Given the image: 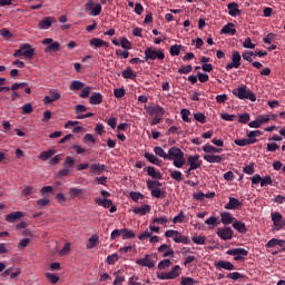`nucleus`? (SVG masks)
I'll return each mask as SVG.
<instances>
[{
    "label": "nucleus",
    "instance_id": "7",
    "mask_svg": "<svg viewBox=\"0 0 285 285\" xmlns=\"http://www.w3.org/2000/svg\"><path fill=\"white\" fill-rule=\"evenodd\" d=\"M145 110L148 112L150 117H164L166 115V109L164 107L156 105V106H146Z\"/></svg>",
    "mask_w": 285,
    "mask_h": 285
},
{
    "label": "nucleus",
    "instance_id": "28",
    "mask_svg": "<svg viewBox=\"0 0 285 285\" xmlns=\"http://www.w3.org/2000/svg\"><path fill=\"white\" fill-rule=\"evenodd\" d=\"M56 153H57V150H55V149L41 151L39 155V159H41V161H48V159H50L52 156H55Z\"/></svg>",
    "mask_w": 285,
    "mask_h": 285
},
{
    "label": "nucleus",
    "instance_id": "56",
    "mask_svg": "<svg viewBox=\"0 0 285 285\" xmlns=\"http://www.w3.org/2000/svg\"><path fill=\"white\" fill-rule=\"evenodd\" d=\"M194 118L196 121H199V124H206V115H204V112L195 114Z\"/></svg>",
    "mask_w": 285,
    "mask_h": 285
},
{
    "label": "nucleus",
    "instance_id": "62",
    "mask_svg": "<svg viewBox=\"0 0 285 285\" xmlns=\"http://www.w3.org/2000/svg\"><path fill=\"white\" fill-rule=\"evenodd\" d=\"M248 139H257L255 137H262L261 130H252L247 134Z\"/></svg>",
    "mask_w": 285,
    "mask_h": 285
},
{
    "label": "nucleus",
    "instance_id": "18",
    "mask_svg": "<svg viewBox=\"0 0 285 285\" xmlns=\"http://www.w3.org/2000/svg\"><path fill=\"white\" fill-rule=\"evenodd\" d=\"M242 206V202L235 197H229L228 204L225 205L226 210H237Z\"/></svg>",
    "mask_w": 285,
    "mask_h": 285
},
{
    "label": "nucleus",
    "instance_id": "43",
    "mask_svg": "<svg viewBox=\"0 0 285 285\" xmlns=\"http://www.w3.org/2000/svg\"><path fill=\"white\" fill-rule=\"evenodd\" d=\"M180 115H181V119L183 121H185L186 124H190V110L188 109H181L180 110Z\"/></svg>",
    "mask_w": 285,
    "mask_h": 285
},
{
    "label": "nucleus",
    "instance_id": "21",
    "mask_svg": "<svg viewBox=\"0 0 285 285\" xmlns=\"http://www.w3.org/2000/svg\"><path fill=\"white\" fill-rule=\"evenodd\" d=\"M158 253H164L163 257H170V255H175V250L170 248V245L163 244L158 247Z\"/></svg>",
    "mask_w": 285,
    "mask_h": 285
},
{
    "label": "nucleus",
    "instance_id": "34",
    "mask_svg": "<svg viewBox=\"0 0 285 285\" xmlns=\"http://www.w3.org/2000/svg\"><path fill=\"white\" fill-rule=\"evenodd\" d=\"M121 237L122 239H135L136 235H135V232H132V229L122 228Z\"/></svg>",
    "mask_w": 285,
    "mask_h": 285
},
{
    "label": "nucleus",
    "instance_id": "51",
    "mask_svg": "<svg viewBox=\"0 0 285 285\" xmlns=\"http://www.w3.org/2000/svg\"><path fill=\"white\" fill-rule=\"evenodd\" d=\"M243 173H245V175H255V164L245 166Z\"/></svg>",
    "mask_w": 285,
    "mask_h": 285
},
{
    "label": "nucleus",
    "instance_id": "15",
    "mask_svg": "<svg viewBox=\"0 0 285 285\" xmlns=\"http://www.w3.org/2000/svg\"><path fill=\"white\" fill-rule=\"evenodd\" d=\"M144 173H147L153 179H164V175H161L160 171H157L155 167H145Z\"/></svg>",
    "mask_w": 285,
    "mask_h": 285
},
{
    "label": "nucleus",
    "instance_id": "35",
    "mask_svg": "<svg viewBox=\"0 0 285 285\" xmlns=\"http://www.w3.org/2000/svg\"><path fill=\"white\" fill-rule=\"evenodd\" d=\"M174 242L176 244H190V238L181 235V233L178 232V235H176V237L174 238Z\"/></svg>",
    "mask_w": 285,
    "mask_h": 285
},
{
    "label": "nucleus",
    "instance_id": "27",
    "mask_svg": "<svg viewBox=\"0 0 285 285\" xmlns=\"http://www.w3.org/2000/svg\"><path fill=\"white\" fill-rule=\"evenodd\" d=\"M23 217V214L21 212H14L6 216V222H9V224H13V222H17V219H21Z\"/></svg>",
    "mask_w": 285,
    "mask_h": 285
},
{
    "label": "nucleus",
    "instance_id": "39",
    "mask_svg": "<svg viewBox=\"0 0 285 285\" xmlns=\"http://www.w3.org/2000/svg\"><path fill=\"white\" fill-rule=\"evenodd\" d=\"M99 244V237L97 235H92L87 243V249L95 248Z\"/></svg>",
    "mask_w": 285,
    "mask_h": 285
},
{
    "label": "nucleus",
    "instance_id": "29",
    "mask_svg": "<svg viewBox=\"0 0 285 285\" xmlns=\"http://www.w3.org/2000/svg\"><path fill=\"white\" fill-rule=\"evenodd\" d=\"M62 166L63 168L72 173V168H75V158H72V156H67Z\"/></svg>",
    "mask_w": 285,
    "mask_h": 285
},
{
    "label": "nucleus",
    "instance_id": "17",
    "mask_svg": "<svg viewBox=\"0 0 285 285\" xmlns=\"http://www.w3.org/2000/svg\"><path fill=\"white\" fill-rule=\"evenodd\" d=\"M203 159L205 161H207L208 164H222V161H224V158L219 155H210V154H206Z\"/></svg>",
    "mask_w": 285,
    "mask_h": 285
},
{
    "label": "nucleus",
    "instance_id": "55",
    "mask_svg": "<svg viewBox=\"0 0 285 285\" xmlns=\"http://www.w3.org/2000/svg\"><path fill=\"white\" fill-rule=\"evenodd\" d=\"M185 217L186 216H184V212H179V214L174 217L173 224H184Z\"/></svg>",
    "mask_w": 285,
    "mask_h": 285
},
{
    "label": "nucleus",
    "instance_id": "59",
    "mask_svg": "<svg viewBox=\"0 0 285 285\" xmlns=\"http://www.w3.org/2000/svg\"><path fill=\"white\" fill-rule=\"evenodd\" d=\"M239 124H247L250 121V114L248 112H245V114H242L239 115Z\"/></svg>",
    "mask_w": 285,
    "mask_h": 285
},
{
    "label": "nucleus",
    "instance_id": "1",
    "mask_svg": "<svg viewBox=\"0 0 285 285\" xmlns=\"http://www.w3.org/2000/svg\"><path fill=\"white\" fill-rule=\"evenodd\" d=\"M154 153L166 161H173V166H175V168H184L186 165L185 154L179 149V147L169 148L167 154L161 147H155Z\"/></svg>",
    "mask_w": 285,
    "mask_h": 285
},
{
    "label": "nucleus",
    "instance_id": "53",
    "mask_svg": "<svg viewBox=\"0 0 285 285\" xmlns=\"http://www.w3.org/2000/svg\"><path fill=\"white\" fill-rule=\"evenodd\" d=\"M46 277L50 282V284H57V282H59V276H57V274L47 273Z\"/></svg>",
    "mask_w": 285,
    "mask_h": 285
},
{
    "label": "nucleus",
    "instance_id": "14",
    "mask_svg": "<svg viewBox=\"0 0 285 285\" xmlns=\"http://www.w3.org/2000/svg\"><path fill=\"white\" fill-rule=\"evenodd\" d=\"M214 266L220 271L223 268L224 271H235V265L228 261H218L214 263Z\"/></svg>",
    "mask_w": 285,
    "mask_h": 285
},
{
    "label": "nucleus",
    "instance_id": "3",
    "mask_svg": "<svg viewBox=\"0 0 285 285\" xmlns=\"http://www.w3.org/2000/svg\"><path fill=\"white\" fill-rule=\"evenodd\" d=\"M155 59L164 61V59H166V55L164 53L163 50H157L153 47H148L145 50V61H155Z\"/></svg>",
    "mask_w": 285,
    "mask_h": 285
},
{
    "label": "nucleus",
    "instance_id": "46",
    "mask_svg": "<svg viewBox=\"0 0 285 285\" xmlns=\"http://www.w3.org/2000/svg\"><path fill=\"white\" fill-rule=\"evenodd\" d=\"M191 240L194 242V244L204 246V244H206V236H194L191 237Z\"/></svg>",
    "mask_w": 285,
    "mask_h": 285
},
{
    "label": "nucleus",
    "instance_id": "57",
    "mask_svg": "<svg viewBox=\"0 0 285 285\" xmlns=\"http://www.w3.org/2000/svg\"><path fill=\"white\" fill-rule=\"evenodd\" d=\"M120 46L124 48V50H130L132 46L130 45V41L127 38H122L120 40Z\"/></svg>",
    "mask_w": 285,
    "mask_h": 285
},
{
    "label": "nucleus",
    "instance_id": "26",
    "mask_svg": "<svg viewBox=\"0 0 285 285\" xmlns=\"http://www.w3.org/2000/svg\"><path fill=\"white\" fill-rule=\"evenodd\" d=\"M151 208L150 205H142L140 207H135L134 208V213L135 215H148V213H150Z\"/></svg>",
    "mask_w": 285,
    "mask_h": 285
},
{
    "label": "nucleus",
    "instance_id": "19",
    "mask_svg": "<svg viewBox=\"0 0 285 285\" xmlns=\"http://www.w3.org/2000/svg\"><path fill=\"white\" fill-rule=\"evenodd\" d=\"M237 33V29L235 28V24L233 22H229L223 27L220 30V35H230L234 37V35Z\"/></svg>",
    "mask_w": 285,
    "mask_h": 285
},
{
    "label": "nucleus",
    "instance_id": "22",
    "mask_svg": "<svg viewBox=\"0 0 285 285\" xmlns=\"http://www.w3.org/2000/svg\"><path fill=\"white\" fill-rule=\"evenodd\" d=\"M233 228H235V230H237V233H240L242 235H246V233L248 232V229L246 228V224H244V222L242 220H235L233 223Z\"/></svg>",
    "mask_w": 285,
    "mask_h": 285
},
{
    "label": "nucleus",
    "instance_id": "4",
    "mask_svg": "<svg viewBox=\"0 0 285 285\" xmlns=\"http://www.w3.org/2000/svg\"><path fill=\"white\" fill-rule=\"evenodd\" d=\"M13 57H26V59H32V57H35V49L29 43H22L19 49L14 51Z\"/></svg>",
    "mask_w": 285,
    "mask_h": 285
},
{
    "label": "nucleus",
    "instance_id": "49",
    "mask_svg": "<svg viewBox=\"0 0 285 285\" xmlns=\"http://www.w3.org/2000/svg\"><path fill=\"white\" fill-rule=\"evenodd\" d=\"M114 95L116 99H121V97H126V89L124 87L117 88L114 90Z\"/></svg>",
    "mask_w": 285,
    "mask_h": 285
},
{
    "label": "nucleus",
    "instance_id": "30",
    "mask_svg": "<svg viewBox=\"0 0 285 285\" xmlns=\"http://www.w3.org/2000/svg\"><path fill=\"white\" fill-rule=\"evenodd\" d=\"M169 175L171 179H175L176 181H184V174H181L179 170L169 169Z\"/></svg>",
    "mask_w": 285,
    "mask_h": 285
},
{
    "label": "nucleus",
    "instance_id": "8",
    "mask_svg": "<svg viewBox=\"0 0 285 285\" xmlns=\"http://www.w3.org/2000/svg\"><path fill=\"white\" fill-rule=\"evenodd\" d=\"M216 235L220 239H223V242H228V240L233 239V228H230V227L218 228V230L216 232Z\"/></svg>",
    "mask_w": 285,
    "mask_h": 285
},
{
    "label": "nucleus",
    "instance_id": "36",
    "mask_svg": "<svg viewBox=\"0 0 285 285\" xmlns=\"http://www.w3.org/2000/svg\"><path fill=\"white\" fill-rule=\"evenodd\" d=\"M85 83L79 80H73L71 85L69 86V90L77 91V90H83Z\"/></svg>",
    "mask_w": 285,
    "mask_h": 285
},
{
    "label": "nucleus",
    "instance_id": "10",
    "mask_svg": "<svg viewBox=\"0 0 285 285\" xmlns=\"http://www.w3.org/2000/svg\"><path fill=\"white\" fill-rule=\"evenodd\" d=\"M199 154H196L187 158L190 170H197V168H202V160H199Z\"/></svg>",
    "mask_w": 285,
    "mask_h": 285
},
{
    "label": "nucleus",
    "instance_id": "48",
    "mask_svg": "<svg viewBox=\"0 0 285 285\" xmlns=\"http://www.w3.org/2000/svg\"><path fill=\"white\" fill-rule=\"evenodd\" d=\"M69 195L75 199V197H81L83 195V189L70 188Z\"/></svg>",
    "mask_w": 285,
    "mask_h": 285
},
{
    "label": "nucleus",
    "instance_id": "58",
    "mask_svg": "<svg viewBox=\"0 0 285 285\" xmlns=\"http://www.w3.org/2000/svg\"><path fill=\"white\" fill-rule=\"evenodd\" d=\"M171 262L170 259H164L158 263L159 271H164L165 268H168L170 266Z\"/></svg>",
    "mask_w": 285,
    "mask_h": 285
},
{
    "label": "nucleus",
    "instance_id": "16",
    "mask_svg": "<svg viewBox=\"0 0 285 285\" xmlns=\"http://www.w3.org/2000/svg\"><path fill=\"white\" fill-rule=\"evenodd\" d=\"M228 14L230 17H239L242 14V10H239V4L237 2H230L228 6Z\"/></svg>",
    "mask_w": 285,
    "mask_h": 285
},
{
    "label": "nucleus",
    "instance_id": "33",
    "mask_svg": "<svg viewBox=\"0 0 285 285\" xmlns=\"http://www.w3.org/2000/svg\"><path fill=\"white\" fill-rule=\"evenodd\" d=\"M203 150L204 153H208L209 155H215V153H222L223 149L206 144L205 146H203Z\"/></svg>",
    "mask_w": 285,
    "mask_h": 285
},
{
    "label": "nucleus",
    "instance_id": "52",
    "mask_svg": "<svg viewBox=\"0 0 285 285\" xmlns=\"http://www.w3.org/2000/svg\"><path fill=\"white\" fill-rule=\"evenodd\" d=\"M178 72L179 75H188L193 72V66L191 65L183 66L181 68L178 69Z\"/></svg>",
    "mask_w": 285,
    "mask_h": 285
},
{
    "label": "nucleus",
    "instance_id": "47",
    "mask_svg": "<svg viewBox=\"0 0 285 285\" xmlns=\"http://www.w3.org/2000/svg\"><path fill=\"white\" fill-rule=\"evenodd\" d=\"M130 199H132V202H139V199H144V194L139 193V191H130L129 194Z\"/></svg>",
    "mask_w": 285,
    "mask_h": 285
},
{
    "label": "nucleus",
    "instance_id": "23",
    "mask_svg": "<svg viewBox=\"0 0 285 285\" xmlns=\"http://www.w3.org/2000/svg\"><path fill=\"white\" fill-rule=\"evenodd\" d=\"M121 75L124 79H131V81L137 79V72H135L130 67H127L125 70H122Z\"/></svg>",
    "mask_w": 285,
    "mask_h": 285
},
{
    "label": "nucleus",
    "instance_id": "13",
    "mask_svg": "<svg viewBox=\"0 0 285 285\" xmlns=\"http://www.w3.org/2000/svg\"><path fill=\"white\" fill-rule=\"evenodd\" d=\"M52 23H57V19L55 17H47V18H43L38 23V28L40 30H48V28H50V26H52Z\"/></svg>",
    "mask_w": 285,
    "mask_h": 285
},
{
    "label": "nucleus",
    "instance_id": "11",
    "mask_svg": "<svg viewBox=\"0 0 285 285\" xmlns=\"http://www.w3.org/2000/svg\"><path fill=\"white\" fill-rule=\"evenodd\" d=\"M59 99H61V94L56 90H49V96H45L43 104L45 106H48L49 104L59 101Z\"/></svg>",
    "mask_w": 285,
    "mask_h": 285
},
{
    "label": "nucleus",
    "instance_id": "44",
    "mask_svg": "<svg viewBox=\"0 0 285 285\" xmlns=\"http://www.w3.org/2000/svg\"><path fill=\"white\" fill-rule=\"evenodd\" d=\"M205 224H207V226H209V228L213 229V228L216 227L217 224H219V223H217V217L210 216L209 218H207V219L205 220Z\"/></svg>",
    "mask_w": 285,
    "mask_h": 285
},
{
    "label": "nucleus",
    "instance_id": "38",
    "mask_svg": "<svg viewBox=\"0 0 285 285\" xmlns=\"http://www.w3.org/2000/svg\"><path fill=\"white\" fill-rule=\"evenodd\" d=\"M90 46H94V48H101L102 46L108 47V42H106L99 38H92L90 40Z\"/></svg>",
    "mask_w": 285,
    "mask_h": 285
},
{
    "label": "nucleus",
    "instance_id": "25",
    "mask_svg": "<svg viewBox=\"0 0 285 285\" xmlns=\"http://www.w3.org/2000/svg\"><path fill=\"white\" fill-rule=\"evenodd\" d=\"M257 139H249V138H243V139H235L234 144H236V146H250V144H257Z\"/></svg>",
    "mask_w": 285,
    "mask_h": 285
},
{
    "label": "nucleus",
    "instance_id": "42",
    "mask_svg": "<svg viewBox=\"0 0 285 285\" xmlns=\"http://www.w3.org/2000/svg\"><path fill=\"white\" fill-rule=\"evenodd\" d=\"M106 170V165L94 164L90 166L89 173H101Z\"/></svg>",
    "mask_w": 285,
    "mask_h": 285
},
{
    "label": "nucleus",
    "instance_id": "5",
    "mask_svg": "<svg viewBox=\"0 0 285 285\" xmlns=\"http://www.w3.org/2000/svg\"><path fill=\"white\" fill-rule=\"evenodd\" d=\"M226 255H233L235 262H244L248 256V250L246 248H233L226 252Z\"/></svg>",
    "mask_w": 285,
    "mask_h": 285
},
{
    "label": "nucleus",
    "instance_id": "45",
    "mask_svg": "<svg viewBox=\"0 0 285 285\" xmlns=\"http://www.w3.org/2000/svg\"><path fill=\"white\" fill-rule=\"evenodd\" d=\"M227 278L237 282V279H244V275L239 272H233L227 274Z\"/></svg>",
    "mask_w": 285,
    "mask_h": 285
},
{
    "label": "nucleus",
    "instance_id": "60",
    "mask_svg": "<svg viewBox=\"0 0 285 285\" xmlns=\"http://www.w3.org/2000/svg\"><path fill=\"white\" fill-rule=\"evenodd\" d=\"M153 224H160L161 226H166V224H168V217L163 216L159 218H155Z\"/></svg>",
    "mask_w": 285,
    "mask_h": 285
},
{
    "label": "nucleus",
    "instance_id": "24",
    "mask_svg": "<svg viewBox=\"0 0 285 285\" xmlns=\"http://www.w3.org/2000/svg\"><path fill=\"white\" fill-rule=\"evenodd\" d=\"M169 279H177L181 275V267L175 265L169 272H167Z\"/></svg>",
    "mask_w": 285,
    "mask_h": 285
},
{
    "label": "nucleus",
    "instance_id": "2",
    "mask_svg": "<svg viewBox=\"0 0 285 285\" xmlns=\"http://www.w3.org/2000/svg\"><path fill=\"white\" fill-rule=\"evenodd\" d=\"M232 95H234V97H237V99L240 100L248 99L249 101H257V96H255V92L248 89L246 85H240L237 88H235L232 91Z\"/></svg>",
    "mask_w": 285,
    "mask_h": 285
},
{
    "label": "nucleus",
    "instance_id": "6",
    "mask_svg": "<svg viewBox=\"0 0 285 285\" xmlns=\"http://www.w3.org/2000/svg\"><path fill=\"white\" fill-rule=\"evenodd\" d=\"M272 222L275 227V230H282L285 226V218L279 212L271 213Z\"/></svg>",
    "mask_w": 285,
    "mask_h": 285
},
{
    "label": "nucleus",
    "instance_id": "63",
    "mask_svg": "<svg viewBox=\"0 0 285 285\" xmlns=\"http://www.w3.org/2000/svg\"><path fill=\"white\" fill-rule=\"evenodd\" d=\"M256 118H258V122L261 124V126L263 124H268V121H271V116H268V115H261Z\"/></svg>",
    "mask_w": 285,
    "mask_h": 285
},
{
    "label": "nucleus",
    "instance_id": "50",
    "mask_svg": "<svg viewBox=\"0 0 285 285\" xmlns=\"http://www.w3.org/2000/svg\"><path fill=\"white\" fill-rule=\"evenodd\" d=\"M35 108L32 107V104L28 102L24 106H22V115H30L32 114Z\"/></svg>",
    "mask_w": 285,
    "mask_h": 285
},
{
    "label": "nucleus",
    "instance_id": "40",
    "mask_svg": "<svg viewBox=\"0 0 285 285\" xmlns=\"http://www.w3.org/2000/svg\"><path fill=\"white\" fill-rule=\"evenodd\" d=\"M104 97L101 96V94H95L90 97V104L91 106H99V104H101Z\"/></svg>",
    "mask_w": 285,
    "mask_h": 285
},
{
    "label": "nucleus",
    "instance_id": "37",
    "mask_svg": "<svg viewBox=\"0 0 285 285\" xmlns=\"http://www.w3.org/2000/svg\"><path fill=\"white\" fill-rule=\"evenodd\" d=\"M61 49V43L53 42L45 48V52H59Z\"/></svg>",
    "mask_w": 285,
    "mask_h": 285
},
{
    "label": "nucleus",
    "instance_id": "12",
    "mask_svg": "<svg viewBox=\"0 0 285 285\" xmlns=\"http://www.w3.org/2000/svg\"><path fill=\"white\" fill-rule=\"evenodd\" d=\"M150 254H146L144 258L137 259L138 266H146L147 268H155V261L150 258Z\"/></svg>",
    "mask_w": 285,
    "mask_h": 285
},
{
    "label": "nucleus",
    "instance_id": "54",
    "mask_svg": "<svg viewBox=\"0 0 285 285\" xmlns=\"http://www.w3.org/2000/svg\"><path fill=\"white\" fill-rule=\"evenodd\" d=\"M166 195V191L160 190L159 188L151 191V197H156V199H161Z\"/></svg>",
    "mask_w": 285,
    "mask_h": 285
},
{
    "label": "nucleus",
    "instance_id": "41",
    "mask_svg": "<svg viewBox=\"0 0 285 285\" xmlns=\"http://www.w3.org/2000/svg\"><path fill=\"white\" fill-rule=\"evenodd\" d=\"M179 52H181V45H174L169 49L171 57H179Z\"/></svg>",
    "mask_w": 285,
    "mask_h": 285
},
{
    "label": "nucleus",
    "instance_id": "20",
    "mask_svg": "<svg viewBox=\"0 0 285 285\" xmlns=\"http://www.w3.org/2000/svg\"><path fill=\"white\" fill-rule=\"evenodd\" d=\"M220 222L222 224H224L225 226H228L230 224H234L235 222V217H233V215L228 212H223L220 214Z\"/></svg>",
    "mask_w": 285,
    "mask_h": 285
},
{
    "label": "nucleus",
    "instance_id": "9",
    "mask_svg": "<svg viewBox=\"0 0 285 285\" xmlns=\"http://www.w3.org/2000/svg\"><path fill=\"white\" fill-rule=\"evenodd\" d=\"M242 66V55L239 51H233L232 62H229L225 68L226 70H233V68H239Z\"/></svg>",
    "mask_w": 285,
    "mask_h": 285
},
{
    "label": "nucleus",
    "instance_id": "61",
    "mask_svg": "<svg viewBox=\"0 0 285 285\" xmlns=\"http://www.w3.org/2000/svg\"><path fill=\"white\" fill-rule=\"evenodd\" d=\"M197 281H195L193 277H185L181 279V285H195Z\"/></svg>",
    "mask_w": 285,
    "mask_h": 285
},
{
    "label": "nucleus",
    "instance_id": "32",
    "mask_svg": "<svg viewBox=\"0 0 285 285\" xmlns=\"http://www.w3.org/2000/svg\"><path fill=\"white\" fill-rule=\"evenodd\" d=\"M147 188L153 193V190H158V188H161V183L159 180H147Z\"/></svg>",
    "mask_w": 285,
    "mask_h": 285
},
{
    "label": "nucleus",
    "instance_id": "31",
    "mask_svg": "<svg viewBox=\"0 0 285 285\" xmlns=\"http://www.w3.org/2000/svg\"><path fill=\"white\" fill-rule=\"evenodd\" d=\"M145 157L147 158V161L154 164L155 166H159L161 164V160H159V158H157V156H155L154 154L147 151L145 153Z\"/></svg>",
    "mask_w": 285,
    "mask_h": 285
},
{
    "label": "nucleus",
    "instance_id": "64",
    "mask_svg": "<svg viewBox=\"0 0 285 285\" xmlns=\"http://www.w3.org/2000/svg\"><path fill=\"white\" fill-rule=\"evenodd\" d=\"M28 244H30V238H23L19 242L18 244V248L19 250H23V248H26L28 246Z\"/></svg>",
    "mask_w": 285,
    "mask_h": 285
}]
</instances>
